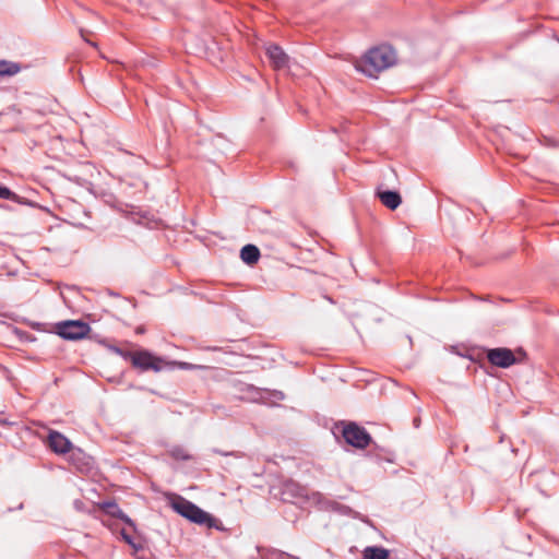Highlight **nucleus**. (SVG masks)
<instances>
[{
    "label": "nucleus",
    "mask_w": 559,
    "mask_h": 559,
    "mask_svg": "<svg viewBox=\"0 0 559 559\" xmlns=\"http://www.w3.org/2000/svg\"><path fill=\"white\" fill-rule=\"evenodd\" d=\"M389 551L382 547L370 546L364 550V559H388Z\"/></svg>",
    "instance_id": "4468645a"
},
{
    "label": "nucleus",
    "mask_w": 559,
    "mask_h": 559,
    "mask_svg": "<svg viewBox=\"0 0 559 559\" xmlns=\"http://www.w3.org/2000/svg\"><path fill=\"white\" fill-rule=\"evenodd\" d=\"M126 524H128L131 528L135 530L134 522L124 513V516L120 518Z\"/></svg>",
    "instance_id": "412c9836"
},
{
    "label": "nucleus",
    "mask_w": 559,
    "mask_h": 559,
    "mask_svg": "<svg viewBox=\"0 0 559 559\" xmlns=\"http://www.w3.org/2000/svg\"><path fill=\"white\" fill-rule=\"evenodd\" d=\"M376 195L379 198L381 203L390 210L397 209L402 203L401 194L395 190H382L379 187Z\"/></svg>",
    "instance_id": "1a4fd4ad"
},
{
    "label": "nucleus",
    "mask_w": 559,
    "mask_h": 559,
    "mask_svg": "<svg viewBox=\"0 0 559 559\" xmlns=\"http://www.w3.org/2000/svg\"><path fill=\"white\" fill-rule=\"evenodd\" d=\"M247 391L254 392V397H253L254 400L263 399L264 394H267L270 397H272L275 401H283L285 399V394L278 390H265V389H258L253 385H248Z\"/></svg>",
    "instance_id": "f8f14e48"
},
{
    "label": "nucleus",
    "mask_w": 559,
    "mask_h": 559,
    "mask_svg": "<svg viewBox=\"0 0 559 559\" xmlns=\"http://www.w3.org/2000/svg\"><path fill=\"white\" fill-rule=\"evenodd\" d=\"M180 366H181L182 369H193V368H195V366H193L191 364H188V362H181Z\"/></svg>",
    "instance_id": "5701e85b"
},
{
    "label": "nucleus",
    "mask_w": 559,
    "mask_h": 559,
    "mask_svg": "<svg viewBox=\"0 0 559 559\" xmlns=\"http://www.w3.org/2000/svg\"><path fill=\"white\" fill-rule=\"evenodd\" d=\"M170 455L180 461H189L191 460V456L188 454V452L181 448V447H174L170 449Z\"/></svg>",
    "instance_id": "f3484780"
},
{
    "label": "nucleus",
    "mask_w": 559,
    "mask_h": 559,
    "mask_svg": "<svg viewBox=\"0 0 559 559\" xmlns=\"http://www.w3.org/2000/svg\"><path fill=\"white\" fill-rule=\"evenodd\" d=\"M120 535L122 537V539L128 544L130 545L132 548H134L135 550H139L141 548L140 545L135 544L132 536L130 534L127 533V531L123 528L121 530L120 532Z\"/></svg>",
    "instance_id": "a211bd4d"
},
{
    "label": "nucleus",
    "mask_w": 559,
    "mask_h": 559,
    "mask_svg": "<svg viewBox=\"0 0 559 559\" xmlns=\"http://www.w3.org/2000/svg\"><path fill=\"white\" fill-rule=\"evenodd\" d=\"M104 509L106 512L117 519L124 516V512L120 509V507L115 501H108L104 503Z\"/></svg>",
    "instance_id": "dca6fc26"
},
{
    "label": "nucleus",
    "mask_w": 559,
    "mask_h": 559,
    "mask_svg": "<svg viewBox=\"0 0 559 559\" xmlns=\"http://www.w3.org/2000/svg\"><path fill=\"white\" fill-rule=\"evenodd\" d=\"M171 508L192 523L204 525L209 528L216 527V519L214 516L183 497H176L171 501Z\"/></svg>",
    "instance_id": "f03ea898"
},
{
    "label": "nucleus",
    "mask_w": 559,
    "mask_h": 559,
    "mask_svg": "<svg viewBox=\"0 0 559 559\" xmlns=\"http://www.w3.org/2000/svg\"><path fill=\"white\" fill-rule=\"evenodd\" d=\"M274 555H276L278 559H299L298 557L284 551H275Z\"/></svg>",
    "instance_id": "aec40b11"
},
{
    "label": "nucleus",
    "mask_w": 559,
    "mask_h": 559,
    "mask_svg": "<svg viewBox=\"0 0 559 559\" xmlns=\"http://www.w3.org/2000/svg\"><path fill=\"white\" fill-rule=\"evenodd\" d=\"M304 495V488L294 481H287L282 488V500L292 501L293 498L301 497Z\"/></svg>",
    "instance_id": "9d476101"
},
{
    "label": "nucleus",
    "mask_w": 559,
    "mask_h": 559,
    "mask_svg": "<svg viewBox=\"0 0 559 559\" xmlns=\"http://www.w3.org/2000/svg\"><path fill=\"white\" fill-rule=\"evenodd\" d=\"M130 361L133 367L142 370H154L156 372L162 370V359L153 356L148 350H139L134 354H128Z\"/></svg>",
    "instance_id": "39448f33"
},
{
    "label": "nucleus",
    "mask_w": 559,
    "mask_h": 559,
    "mask_svg": "<svg viewBox=\"0 0 559 559\" xmlns=\"http://www.w3.org/2000/svg\"><path fill=\"white\" fill-rule=\"evenodd\" d=\"M215 453L222 454V455H234V452H223L217 449L214 450Z\"/></svg>",
    "instance_id": "b1692460"
},
{
    "label": "nucleus",
    "mask_w": 559,
    "mask_h": 559,
    "mask_svg": "<svg viewBox=\"0 0 559 559\" xmlns=\"http://www.w3.org/2000/svg\"><path fill=\"white\" fill-rule=\"evenodd\" d=\"M58 334L69 341L81 340L91 331L90 325L81 320H68L57 324Z\"/></svg>",
    "instance_id": "7ed1b4c3"
},
{
    "label": "nucleus",
    "mask_w": 559,
    "mask_h": 559,
    "mask_svg": "<svg viewBox=\"0 0 559 559\" xmlns=\"http://www.w3.org/2000/svg\"><path fill=\"white\" fill-rule=\"evenodd\" d=\"M337 506V510H340L342 513L344 514H349L352 512L350 508L349 507H346V506H340L337 503H335Z\"/></svg>",
    "instance_id": "4be33fe9"
},
{
    "label": "nucleus",
    "mask_w": 559,
    "mask_h": 559,
    "mask_svg": "<svg viewBox=\"0 0 559 559\" xmlns=\"http://www.w3.org/2000/svg\"><path fill=\"white\" fill-rule=\"evenodd\" d=\"M112 350L119 356H121L124 360H130V356H128V354H134V352H127L119 347H112Z\"/></svg>",
    "instance_id": "6ab92c4d"
},
{
    "label": "nucleus",
    "mask_w": 559,
    "mask_h": 559,
    "mask_svg": "<svg viewBox=\"0 0 559 559\" xmlns=\"http://www.w3.org/2000/svg\"><path fill=\"white\" fill-rule=\"evenodd\" d=\"M48 443L50 449L57 454H66L72 445L66 436L55 430L49 432Z\"/></svg>",
    "instance_id": "6e6552de"
},
{
    "label": "nucleus",
    "mask_w": 559,
    "mask_h": 559,
    "mask_svg": "<svg viewBox=\"0 0 559 559\" xmlns=\"http://www.w3.org/2000/svg\"><path fill=\"white\" fill-rule=\"evenodd\" d=\"M0 199L9 200L21 204L32 205V202L23 201V198L10 190L8 187L0 185Z\"/></svg>",
    "instance_id": "2eb2a0df"
},
{
    "label": "nucleus",
    "mask_w": 559,
    "mask_h": 559,
    "mask_svg": "<svg viewBox=\"0 0 559 559\" xmlns=\"http://www.w3.org/2000/svg\"><path fill=\"white\" fill-rule=\"evenodd\" d=\"M396 62V52L390 45H380L368 50V52L356 62V70L370 78L377 75L394 66Z\"/></svg>",
    "instance_id": "f257e3e1"
},
{
    "label": "nucleus",
    "mask_w": 559,
    "mask_h": 559,
    "mask_svg": "<svg viewBox=\"0 0 559 559\" xmlns=\"http://www.w3.org/2000/svg\"><path fill=\"white\" fill-rule=\"evenodd\" d=\"M265 52L276 70L284 69L288 66L289 57L278 45H269Z\"/></svg>",
    "instance_id": "0eeeda50"
},
{
    "label": "nucleus",
    "mask_w": 559,
    "mask_h": 559,
    "mask_svg": "<svg viewBox=\"0 0 559 559\" xmlns=\"http://www.w3.org/2000/svg\"><path fill=\"white\" fill-rule=\"evenodd\" d=\"M143 332H144V329L142 326L136 329V333H143Z\"/></svg>",
    "instance_id": "393cba45"
},
{
    "label": "nucleus",
    "mask_w": 559,
    "mask_h": 559,
    "mask_svg": "<svg viewBox=\"0 0 559 559\" xmlns=\"http://www.w3.org/2000/svg\"><path fill=\"white\" fill-rule=\"evenodd\" d=\"M21 71V66L13 61L0 60V76H13Z\"/></svg>",
    "instance_id": "ddd939ff"
},
{
    "label": "nucleus",
    "mask_w": 559,
    "mask_h": 559,
    "mask_svg": "<svg viewBox=\"0 0 559 559\" xmlns=\"http://www.w3.org/2000/svg\"><path fill=\"white\" fill-rule=\"evenodd\" d=\"M240 258L245 263L252 265L259 261L260 250L257 246L248 243L241 248Z\"/></svg>",
    "instance_id": "9b49d317"
},
{
    "label": "nucleus",
    "mask_w": 559,
    "mask_h": 559,
    "mask_svg": "<svg viewBox=\"0 0 559 559\" xmlns=\"http://www.w3.org/2000/svg\"><path fill=\"white\" fill-rule=\"evenodd\" d=\"M488 361L499 368H509L516 362L514 353L507 347H497L488 349Z\"/></svg>",
    "instance_id": "423d86ee"
},
{
    "label": "nucleus",
    "mask_w": 559,
    "mask_h": 559,
    "mask_svg": "<svg viewBox=\"0 0 559 559\" xmlns=\"http://www.w3.org/2000/svg\"><path fill=\"white\" fill-rule=\"evenodd\" d=\"M343 438L348 444L358 449H364L371 442V437L367 430L355 423L344 427Z\"/></svg>",
    "instance_id": "20e7f679"
}]
</instances>
